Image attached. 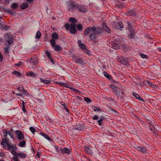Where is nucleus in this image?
<instances>
[{
    "label": "nucleus",
    "mask_w": 161,
    "mask_h": 161,
    "mask_svg": "<svg viewBox=\"0 0 161 161\" xmlns=\"http://www.w3.org/2000/svg\"><path fill=\"white\" fill-rule=\"evenodd\" d=\"M91 31L94 32L96 33V34H100L103 32V30L100 27L98 26L96 27L95 26H93L92 27H87L84 31L83 35L85 36H87Z\"/></svg>",
    "instance_id": "nucleus-1"
},
{
    "label": "nucleus",
    "mask_w": 161,
    "mask_h": 161,
    "mask_svg": "<svg viewBox=\"0 0 161 161\" xmlns=\"http://www.w3.org/2000/svg\"><path fill=\"white\" fill-rule=\"evenodd\" d=\"M1 144L3 146V148L5 149H8L9 150H16L17 147L16 145L13 144L11 145L9 142V140L6 137L5 139H3Z\"/></svg>",
    "instance_id": "nucleus-2"
},
{
    "label": "nucleus",
    "mask_w": 161,
    "mask_h": 161,
    "mask_svg": "<svg viewBox=\"0 0 161 161\" xmlns=\"http://www.w3.org/2000/svg\"><path fill=\"white\" fill-rule=\"evenodd\" d=\"M68 3V9L72 12H73L75 10L79 11L80 8L81 4L75 3L72 1H70Z\"/></svg>",
    "instance_id": "nucleus-3"
},
{
    "label": "nucleus",
    "mask_w": 161,
    "mask_h": 161,
    "mask_svg": "<svg viewBox=\"0 0 161 161\" xmlns=\"http://www.w3.org/2000/svg\"><path fill=\"white\" fill-rule=\"evenodd\" d=\"M65 27L67 30L69 31L72 34H75L77 32V30L75 28L76 24H66L65 25Z\"/></svg>",
    "instance_id": "nucleus-4"
},
{
    "label": "nucleus",
    "mask_w": 161,
    "mask_h": 161,
    "mask_svg": "<svg viewBox=\"0 0 161 161\" xmlns=\"http://www.w3.org/2000/svg\"><path fill=\"white\" fill-rule=\"evenodd\" d=\"M115 94L117 95L118 99H121L124 97V92L123 90L119 88H116L114 89Z\"/></svg>",
    "instance_id": "nucleus-5"
},
{
    "label": "nucleus",
    "mask_w": 161,
    "mask_h": 161,
    "mask_svg": "<svg viewBox=\"0 0 161 161\" xmlns=\"http://www.w3.org/2000/svg\"><path fill=\"white\" fill-rule=\"evenodd\" d=\"M14 132L16 135L17 138L19 141L25 139L24 135L22 131L19 130H16L14 131Z\"/></svg>",
    "instance_id": "nucleus-6"
},
{
    "label": "nucleus",
    "mask_w": 161,
    "mask_h": 161,
    "mask_svg": "<svg viewBox=\"0 0 161 161\" xmlns=\"http://www.w3.org/2000/svg\"><path fill=\"white\" fill-rule=\"evenodd\" d=\"M5 39L6 41L8 43V44L11 45L12 42V36L9 34H5L4 35Z\"/></svg>",
    "instance_id": "nucleus-7"
},
{
    "label": "nucleus",
    "mask_w": 161,
    "mask_h": 161,
    "mask_svg": "<svg viewBox=\"0 0 161 161\" xmlns=\"http://www.w3.org/2000/svg\"><path fill=\"white\" fill-rule=\"evenodd\" d=\"M113 47L114 49H118L119 47V42L117 39H113L112 40Z\"/></svg>",
    "instance_id": "nucleus-8"
},
{
    "label": "nucleus",
    "mask_w": 161,
    "mask_h": 161,
    "mask_svg": "<svg viewBox=\"0 0 161 161\" xmlns=\"http://www.w3.org/2000/svg\"><path fill=\"white\" fill-rule=\"evenodd\" d=\"M113 27L116 29H119L120 30H122V29L123 27V25L121 22H119L114 23Z\"/></svg>",
    "instance_id": "nucleus-9"
},
{
    "label": "nucleus",
    "mask_w": 161,
    "mask_h": 161,
    "mask_svg": "<svg viewBox=\"0 0 161 161\" xmlns=\"http://www.w3.org/2000/svg\"><path fill=\"white\" fill-rule=\"evenodd\" d=\"M117 59L118 62H120L124 65H126L127 64V60L125 58H123L120 56H118Z\"/></svg>",
    "instance_id": "nucleus-10"
},
{
    "label": "nucleus",
    "mask_w": 161,
    "mask_h": 161,
    "mask_svg": "<svg viewBox=\"0 0 161 161\" xmlns=\"http://www.w3.org/2000/svg\"><path fill=\"white\" fill-rule=\"evenodd\" d=\"M19 158H24L26 157L27 155L23 153H17V155L15 156Z\"/></svg>",
    "instance_id": "nucleus-11"
},
{
    "label": "nucleus",
    "mask_w": 161,
    "mask_h": 161,
    "mask_svg": "<svg viewBox=\"0 0 161 161\" xmlns=\"http://www.w3.org/2000/svg\"><path fill=\"white\" fill-rule=\"evenodd\" d=\"M128 15L130 16L137 17V14L135 10H129L128 12Z\"/></svg>",
    "instance_id": "nucleus-12"
},
{
    "label": "nucleus",
    "mask_w": 161,
    "mask_h": 161,
    "mask_svg": "<svg viewBox=\"0 0 161 161\" xmlns=\"http://www.w3.org/2000/svg\"><path fill=\"white\" fill-rule=\"evenodd\" d=\"M60 151L62 153L69 154L70 153V150L69 149L64 147V148H62L61 147L60 149Z\"/></svg>",
    "instance_id": "nucleus-13"
},
{
    "label": "nucleus",
    "mask_w": 161,
    "mask_h": 161,
    "mask_svg": "<svg viewBox=\"0 0 161 161\" xmlns=\"http://www.w3.org/2000/svg\"><path fill=\"white\" fill-rule=\"evenodd\" d=\"M102 25L103 28L105 31L108 33H110L111 32V29L107 26L105 23H103Z\"/></svg>",
    "instance_id": "nucleus-14"
},
{
    "label": "nucleus",
    "mask_w": 161,
    "mask_h": 161,
    "mask_svg": "<svg viewBox=\"0 0 161 161\" xmlns=\"http://www.w3.org/2000/svg\"><path fill=\"white\" fill-rule=\"evenodd\" d=\"M136 149L137 150L142 153H145L147 152V149L145 147H136Z\"/></svg>",
    "instance_id": "nucleus-15"
},
{
    "label": "nucleus",
    "mask_w": 161,
    "mask_h": 161,
    "mask_svg": "<svg viewBox=\"0 0 161 161\" xmlns=\"http://www.w3.org/2000/svg\"><path fill=\"white\" fill-rule=\"evenodd\" d=\"M80 9L79 11L82 13L86 12L87 11V9L86 7L82 4H81Z\"/></svg>",
    "instance_id": "nucleus-16"
},
{
    "label": "nucleus",
    "mask_w": 161,
    "mask_h": 161,
    "mask_svg": "<svg viewBox=\"0 0 161 161\" xmlns=\"http://www.w3.org/2000/svg\"><path fill=\"white\" fill-rule=\"evenodd\" d=\"M74 60L75 63L79 64H82L83 63L82 60L78 56H77L75 58V59H74Z\"/></svg>",
    "instance_id": "nucleus-17"
},
{
    "label": "nucleus",
    "mask_w": 161,
    "mask_h": 161,
    "mask_svg": "<svg viewBox=\"0 0 161 161\" xmlns=\"http://www.w3.org/2000/svg\"><path fill=\"white\" fill-rule=\"evenodd\" d=\"M85 151L86 153L88 154H92V147H85Z\"/></svg>",
    "instance_id": "nucleus-18"
},
{
    "label": "nucleus",
    "mask_w": 161,
    "mask_h": 161,
    "mask_svg": "<svg viewBox=\"0 0 161 161\" xmlns=\"http://www.w3.org/2000/svg\"><path fill=\"white\" fill-rule=\"evenodd\" d=\"M92 32V33L89 34V37L90 39L92 40L95 39L97 34L96 33H95L94 32Z\"/></svg>",
    "instance_id": "nucleus-19"
},
{
    "label": "nucleus",
    "mask_w": 161,
    "mask_h": 161,
    "mask_svg": "<svg viewBox=\"0 0 161 161\" xmlns=\"http://www.w3.org/2000/svg\"><path fill=\"white\" fill-rule=\"evenodd\" d=\"M130 34L129 37L130 38H133L134 37V32L135 30L133 29H130Z\"/></svg>",
    "instance_id": "nucleus-20"
},
{
    "label": "nucleus",
    "mask_w": 161,
    "mask_h": 161,
    "mask_svg": "<svg viewBox=\"0 0 161 161\" xmlns=\"http://www.w3.org/2000/svg\"><path fill=\"white\" fill-rule=\"evenodd\" d=\"M69 21L72 24H76L78 21L75 18L73 17H71L69 18Z\"/></svg>",
    "instance_id": "nucleus-21"
},
{
    "label": "nucleus",
    "mask_w": 161,
    "mask_h": 161,
    "mask_svg": "<svg viewBox=\"0 0 161 161\" xmlns=\"http://www.w3.org/2000/svg\"><path fill=\"white\" fill-rule=\"evenodd\" d=\"M52 38L54 40H57L58 39L59 36L56 33H53L51 36Z\"/></svg>",
    "instance_id": "nucleus-22"
},
{
    "label": "nucleus",
    "mask_w": 161,
    "mask_h": 161,
    "mask_svg": "<svg viewBox=\"0 0 161 161\" xmlns=\"http://www.w3.org/2000/svg\"><path fill=\"white\" fill-rule=\"evenodd\" d=\"M10 45L9 44H7L6 46L4 48V52L5 54L8 53L9 52L8 50L10 47Z\"/></svg>",
    "instance_id": "nucleus-23"
},
{
    "label": "nucleus",
    "mask_w": 161,
    "mask_h": 161,
    "mask_svg": "<svg viewBox=\"0 0 161 161\" xmlns=\"http://www.w3.org/2000/svg\"><path fill=\"white\" fill-rule=\"evenodd\" d=\"M76 27L77 28L78 31H82L83 29V25L80 23L78 24H76Z\"/></svg>",
    "instance_id": "nucleus-24"
},
{
    "label": "nucleus",
    "mask_w": 161,
    "mask_h": 161,
    "mask_svg": "<svg viewBox=\"0 0 161 161\" xmlns=\"http://www.w3.org/2000/svg\"><path fill=\"white\" fill-rule=\"evenodd\" d=\"M28 6V3L26 2H24L20 5V8L22 9H25Z\"/></svg>",
    "instance_id": "nucleus-25"
},
{
    "label": "nucleus",
    "mask_w": 161,
    "mask_h": 161,
    "mask_svg": "<svg viewBox=\"0 0 161 161\" xmlns=\"http://www.w3.org/2000/svg\"><path fill=\"white\" fill-rule=\"evenodd\" d=\"M103 74L104 75L107 77L108 79L109 80H112V77L109 75L107 73L106 71H104L103 72Z\"/></svg>",
    "instance_id": "nucleus-26"
},
{
    "label": "nucleus",
    "mask_w": 161,
    "mask_h": 161,
    "mask_svg": "<svg viewBox=\"0 0 161 161\" xmlns=\"http://www.w3.org/2000/svg\"><path fill=\"white\" fill-rule=\"evenodd\" d=\"M40 81L41 82L43 83L44 84H48L50 83V81L49 80H47L45 79H43L42 78H40Z\"/></svg>",
    "instance_id": "nucleus-27"
},
{
    "label": "nucleus",
    "mask_w": 161,
    "mask_h": 161,
    "mask_svg": "<svg viewBox=\"0 0 161 161\" xmlns=\"http://www.w3.org/2000/svg\"><path fill=\"white\" fill-rule=\"evenodd\" d=\"M145 82L146 83L149 85L150 86H151L153 88H155L156 86L155 85L152 84L151 81H149L148 80H146Z\"/></svg>",
    "instance_id": "nucleus-28"
},
{
    "label": "nucleus",
    "mask_w": 161,
    "mask_h": 161,
    "mask_svg": "<svg viewBox=\"0 0 161 161\" xmlns=\"http://www.w3.org/2000/svg\"><path fill=\"white\" fill-rule=\"evenodd\" d=\"M18 7V4L16 3L12 4L11 6V8L14 10H15Z\"/></svg>",
    "instance_id": "nucleus-29"
},
{
    "label": "nucleus",
    "mask_w": 161,
    "mask_h": 161,
    "mask_svg": "<svg viewBox=\"0 0 161 161\" xmlns=\"http://www.w3.org/2000/svg\"><path fill=\"white\" fill-rule=\"evenodd\" d=\"M42 36V34L39 31H38L37 32L36 36L35 38L37 39H39Z\"/></svg>",
    "instance_id": "nucleus-30"
},
{
    "label": "nucleus",
    "mask_w": 161,
    "mask_h": 161,
    "mask_svg": "<svg viewBox=\"0 0 161 161\" xmlns=\"http://www.w3.org/2000/svg\"><path fill=\"white\" fill-rule=\"evenodd\" d=\"M77 130L79 131H81L84 130L85 129V126L84 125H81L77 127Z\"/></svg>",
    "instance_id": "nucleus-31"
},
{
    "label": "nucleus",
    "mask_w": 161,
    "mask_h": 161,
    "mask_svg": "<svg viewBox=\"0 0 161 161\" xmlns=\"http://www.w3.org/2000/svg\"><path fill=\"white\" fill-rule=\"evenodd\" d=\"M56 40H54L53 39H51L50 40V42L51 43V45L53 47H54L56 45Z\"/></svg>",
    "instance_id": "nucleus-32"
},
{
    "label": "nucleus",
    "mask_w": 161,
    "mask_h": 161,
    "mask_svg": "<svg viewBox=\"0 0 161 161\" xmlns=\"http://www.w3.org/2000/svg\"><path fill=\"white\" fill-rule=\"evenodd\" d=\"M104 98L106 99L107 100L109 101L110 102H111V101H113V102H115V101H114V100L113 99V98L111 97H107V96L104 97Z\"/></svg>",
    "instance_id": "nucleus-33"
},
{
    "label": "nucleus",
    "mask_w": 161,
    "mask_h": 161,
    "mask_svg": "<svg viewBox=\"0 0 161 161\" xmlns=\"http://www.w3.org/2000/svg\"><path fill=\"white\" fill-rule=\"evenodd\" d=\"M57 83L58 84L60 85H61L64 86H65L66 88H69L71 89H73V88H71V87H69V86H66V85L67 84L65 83H62V82H57Z\"/></svg>",
    "instance_id": "nucleus-34"
},
{
    "label": "nucleus",
    "mask_w": 161,
    "mask_h": 161,
    "mask_svg": "<svg viewBox=\"0 0 161 161\" xmlns=\"http://www.w3.org/2000/svg\"><path fill=\"white\" fill-rule=\"evenodd\" d=\"M29 60L35 65L37 63V60L36 59L31 58L30 59H29Z\"/></svg>",
    "instance_id": "nucleus-35"
},
{
    "label": "nucleus",
    "mask_w": 161,
    "mask_h": 161,
    "mask_svg": "<svg viewBox=\"0 0 161 161\" xmlns=\"http://www.w3.org/2000/svg\"><path fill=\"white\" fill-rule=\"evenodd\" d=\"M26 142L23 140L19 143V146L20 147H24L25 145Z\"/></svg>",
    "instance_id": "nucleus-36"
},
{
    "label": "nucleus",
    "mask_w": 161,
    "mask_h": 161,
    "mask_svg": "<svg viewBox=\"0 0 161 161\" xmlns=\"http://www.w3.org/2000/svg\"><path fill=\"white\" fill-rule=\"evenodd\" d=\"M54 47H55L54 50L56 51H59L61 50V47L58 45H56Z\"/></svg>",
    "instance_id": "nucleus-37"
},
{
    "label": "nucleus",
    "mask_w": 161,
    "mask_h": 161,
    "mask_svg": "<svg viewBox=\"0 0 161 161\" xmlns=\"http://www.w3.org/2000/svg\"><path fill=\"white\" fill-rule=\"evenodd\" d=\"M29 129L33 134H35V132L37 131L36 129L33 127H30Z\"/></svg>",
    "instance_id": "nucleus-38"
},
{
    "label": "nucleus",
    "mask_w": 161,
    "mask_h": 161,
    "mask_svg": "<svg viewBox=\"0 0 161 161\" xmlns=\"http://www.w3.org/2000/svg\"><path fill=\"white\" fill-rule=\"evenodd\" d=\"M13 74L16 75L17 76L19 77L21 76L19 72H18L17 71H15L12 72Z\"/></svg>",
    "instance_id": "nucleus-39"
},
{
    "label": "nucleus",
    "mask_w": 161,
    "mask_h": 161,
    "mask_svg": "<svg viewBox=\"0 0 161 161\" xmlns=\"http://www.w3.org/2000/svg\"><path fill=\"white\" fill-rule=\"evenodd\" d=\"M27 76H31L32 77H35V75L32 72H29L28 73H27Z\"/></svg>",
    "instance_id": "nucleus-40"
},
{
    "label": "nucleus",
    "mask_w": 161,
    "mask_h": 161,
    "mask_svg": "<svg viewBox=\"0 0 161 161\" xmlns=\"http://www.w3.org/2000/svg\"><path fill=\"white\" fill-rule=\"evenodd\" d=\"M92 109L93 110L96 112V111H100L101 110L100 109H98L97 107L95 106H93L92 107Z\"/></svg>",
    "instance_id": "nucleus-41"
},
{
    "label": "nucleus",
    "mask_w": 161,
    "mask_h": 161,
    "mask_svg": "<svg viewBox=\"0 0 161 161\" xmlns=\"http://www.w3.org/2000/svg\"><path fill=\"white\" fill-rule=\"evenodd\" d=\"M25 102L23 101H22V110L24 113H25L26 111L25 107V106L24 105Z\"/></svg>",
    "instance_id": "nucleus-42"
},
{
    "label": "nucleus",
    "mask_w": 161,
    "mask_h": 161,
    "mask_svg": "<svg viewBox=\"0 0 161 161\" xmlns=\"http://www.w3.org/2000/svg\"><path fill=\"white\" fill-rule=\"evenodd\" d=\"M84 99L85 101L88 103H91V100L88 97H85L84 98Z\"/></svg>",
    "instance_id": "nucleus-43"
},
{
    "label": "nucleus",
    "mask_w": 161,
    "mask_h": 161,
    "mask_svg": "<svg viewBox=\"0 0 161 161\" xmlns=\"http://www.w3.org/2000/svg\"><path fill=\"white\" fill-rule=\"evenodd\" d=\"M8 134L11 138L14 140V135L10 131H8Z\"/></svg>",
    "instance_id": "nucleus-44"
},
{
    "label": "nucleus",
    "mask_w": 161,
    "mask_h": 161,
    "mask_svg": "<svg viewBox=\"0 0 161 161\" xmlns=\"http://www.w3.org/2000/svg\"><path fill=\"white\" fill-rule=\"evenodd\" d=\"M46 55L49 58L52 57L51 54L48 52H46Z\"/></svg>",
    "instance_id": "nucleus-45"
},
{
    "label": "nucleus",
    "mask_w": 161,
    "mask_h": 161,
    "mask_svg": "<svg viewBox=\"0 0 161 161\" xmlns=\"http://www.w3.org/2000/svg\"><path fill=\"white\" fill-rule=\"evenodd\" d=\"M16 150H12L11 152V153L14 156H15L16 155H17V153L16 151Z\"/></svg>",
    "instance_id": "nucleus-46"
},
{
    "label": "nucleus",
    "mask_w": 161,
    "mask_h": 161,
    "mask_svg": "<svg viewBox=\"0 0 161 161\" xmlns=\"http://www.w3.org/2000/svg\"><path fill=\"white\" fill-rule=\"evenodd\" d=\"M140 56L141 57L143 58H147V56L144 54L141 53L140 54Z\"/></svg>",
    "instance_id": "nucleus-47"
},
{
    "label": "nucleus",
    "mask_w": 161,
    "mask_h": 161,
    "mask_svg": "<svg viewBox=\"0 0 161 161\" xmlns=\"http://www.w3.org/2000/svg\"><path fill=\"white\" fill-rule=\"evenodd\" d=\"M4 136H6L8 134V132L6 130H4L3 132Z\"/></svg>",
    "instance_id": "nucleus-48"
},
{
    "label": "nucleus",
    "mask_w": 161,
    "mask_h": 161,
    "mask_svg": "<svg viewBox=\"0 0 161 161\" xmlns=\"http://www.w3.org/2000/svg\"><path fill=\"white\" fill-rule=\"evenodd\" d=\"M133 95L137 99L139 97V95L136 93L135 92H133Z\"/></svg>",
    "instance_id": "nucleus-49"
},
{
    "label": "nucleus",
    "mask_w": 161,
    "mask_h": 161,
    "mask_svg": "<svg viewBox=\"0 0 161 161\" xmlns=\"http://www.w3.org/2000/svg\"><path fill=\"white\" fill-rule=\"evenodd\" d=\"M108 108L109 109V110L110 111H112L113 112H117L116 111L114 110L112 108L110 107L109 106H108Z\"/></svg>",
    "instance_id": "nucleus-50"
},
{
    "label": "nucleus",
    "mask_w": 161,
    "mask_h": 161,
    "mask_svg": "<svg viewBox=\"0 0 161 161\" xmlns=\"http://www.w3.org/2000/svg\"><path fill=\"white\" fill-rule=\"evenodd\" d=\"M103 120L100 119L97 121L98 124L99 125H102V122Z\"/></svg>",
    "instance_id": "nucleus-51"
},
{
    "label": "nucleus",
    "mask_w": 161,
    "mask_h": 161,
    "mask_svg": "<svg viewBox=\"0 0 161 161\" xmlns=\"http://www.w3.org/2000/svg\"><path fill=\"white\" fill-rule=\"evenodd\" d=\"M80 47L82 49H83L86 48V46L83 44H81L80 46Z\"/></svg>",
    "instance_id": "nucleus-52"
},
{
    "label": "nucleus",
    "mask_w": 161,
    "mask_h": 161,
    "mask_svg": "<svg viewBox=\"0 0 161 161\" xmlns=\"http://www.w3.org/2000/svg\"><path fill=\"white\" fill-rule=\"evenodd\" d=\"M14 161H19V158L16 156H14L13 158Z\"/></svg>",
    "instance_id": "nucleus-53"
},
{
    "label": "nucleus",
    "mask_w": 161,
    "mask_h": 161,
    "mask_svg": "<svg viewBox=\"0 0 161 161\" xmlns=\"http://www.w3.org/2000/svg\"><path fill=\"white\" fill-rule=\"evenodd\" d=\"M99 117L97 115H95L92 118L93 120H97L98 119Z\"/></svg>",
    "instance_id": "nucleus-54"
},
{
    "label": "nucleus",
    "mask_w": 161,
    "mask_h": 161,
    "mask_svg": "<svg viewBox=\"0 0 161 161\" xmlns=\"http://www.w3.org/2000/svg\"><path fill=\"white\" fill-rule=\"evenodd\" d=\"M42 136L44 137L45 138L47 135L43 132H41L40 134Z\"/></svg>",
    "instance_id": "nucleus-55"
},
{
    "label": "nucleus",
    "mask_w": 161,
    "mask_h": 161,
    "mask_svg": "<svg viewBox=\"0 0 161 161\" xmlns=\"http://www.w3.org/2000/svg\"><path fill=\"white\" fill-rule=\"evenodd\" d=\"M83 51L85 53L89 54L88 53L89 52V51H88V50L86 48H85V49H83Z\"/></svg>",
    "instance_id": "nucleus-56"
},
{
    "label": "nucleus",
    "mask_w": 161,
    "mask_h": 161,
    "mask_svg": "<svg viewBox=\"0 0 161 161\" xmlns=\"http://www.w3.org/2000/svg\"><path fill=\"white\" fill-rule=\"evenodd\" d=\"M21 64H22V63L20 62H19L17 64H15L14 65L15 66H19L20 65H21Z\"/></svg>",
    "instance_id": "nucleus-57"
},
{
    "label": "nucleus",
    "mask_w": 161,
    "mask_h": 161,
    "mask_svg": "<svg viewBox=\"0 0 161 161\" xmlns=\"http://www.w3.org/2000/svg\"><path fill=\"white\" fill-rule=\"evenodd\" d=\"M8 13L12 14H15V13L12 10H9Z\"/></svg>",
    "instance_id": "nucleus-58"
},
{
    "label": "nucleus",
    "mask_w": 161,
    "mask_h": 161,
    "mask_svg": "<svg viewBox=\"0 0 161 161\" xmlns=\"http://www.w3.org/2000/svg\"><path fill=\"white\" fill-rule=\"evenodd\" d=\"M9 26H6L5 27H4V28H3V27L2 28V29H5V30H8L9 29Z\"/></svg>",
    "instance_id": "nucleus-59"
},
{
    "label": "nucleus",
    "mask_w": 161,
    "mask_h": 161,
    "mask_svg": "<svg viewBox=\"0 0 161 161\" xmlns=\"http://www.w3.org/2000/svg\"><path fill=\"white\" fill-rule=\"evenodd\" d=\"M55 148H56L57 152H59V151H60V148H59V147L58 146H56L55 147Z\"/></svg>",
    "instance_id": "nucleus-60"
},
{
    "label": "nucleus",
    "mask_w": 161,
    "mask_h": 161,
    "mask_svg": "<svg viewBox=\"0 0 161 161\" xmlns=\"http://www.w3.org/2000/svg\"><path fill=\"white\" fill-rule=\"evenodd\" d=\"M150 130L152 131H154V128L153 127V126L152 125H150Z\"/></svg>",
    "instance_id": "nucleus-61"
},
{
    "label": "nucleus",
    "mask_w": 161,
    "mask_h": 161,
    "mask_svg": "<svg viewBox=\"0 0 161 161\" xmlns=\"http://www.w3.org/2000/svg\"><path fill=\"white\" fill-rule=\"evenodd\" d=\"M3 58V57L2 54H1V52H0V61L1 62L2 61Z\"/></svg>",
    "instance_id": "nucleus-62"
},
{
    "label": "nucleus",
    "mask_w": 161,
    "mask_h": 161,
    "mask_svg": "<svg viewBox=\"0 0 161 161\" xmlns=\"http://www.w3.org/2000/svg\"><path fill=\"white\" fill-rule=\"evenodd\" d=\"M78 44L79 46H80L81 44H82L81 43V41L80 40H79L78 41Z\"/></svg>",
    "instance_id": "nucleus-63"
},
{
    "label": "nucleus",
    "mask_w": 161,
    "mask_h": 161,
    "mask_svg": "<svg viewBox=\"0 0 161 161\" xmlns=\"http://www.w3.org/2000/svg\"><path fill=\"white\" fill-rule=\"evenodd\" d=\"M22 92H23V94L24 95H25L26 94V92L24 90L23 87H22Z\"/></svg>",
    "instance_id": "nucleus-64"
}]
</instances>
